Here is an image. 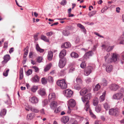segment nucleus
I'll use <instances>...</instances> for the list:
<instances>
[{"mask_svg":"<svg viewBox=\"0 0 124 124\" xmlns=\"http://www.w3.org/2000/svg\"><path fill=\"white\" fill-rule=\"evenodd\" d=\"M92 97L91 93H89L85 96L84 97H82V101L84 102H86L85 106L84 109L86 111H88V109H90V106L88 101Z\"/></svg>","mask_w":124,"mask_h":124,"instance_id":"nucleus-1","label":"nucleus"},{"mask_svg":"<svg viewBox=\"0 0 124 124\" xmlns=\"http://www.w3.org/2000/svg\"><path fill=\"white\" fill-rule=\"evenodd\" d=\"M105 58L106 63H110L116 62L117 60V55H107Z\"/></svg>","mask_w":124,"mask_h":124,"instance_id":"nucleus-2","label":"nucleus"},{"mask_svg":"<svg viewBox=\"0 0 124 124\" xmlns=\"http://www.w3.org/2000/svg\"><path fill=\"white\" fill-rule=\"evenodd\" d=\"M124 95V88H122L119 91V92L114 94L113 98L115 99L120 100L122 98Z\"/></svg>","mask_w":124,"mask_h":124,"instance_id":"nucleus-3","label":"nucleus"},{"mask_svg":"<svg viewBox=\"0 0 124 124\" xmlns=\"http://www.w3.org/2000/svg\"><path fill=\"white\" fill-rule=\"evenodd\" d=\"M119 109L117 108H113L109 110V114L110 115L117 116L119 114Z\"/></svg>","mask_w":124,"mask_h":124,"instance_id":"nucleus-4","label":"nucleus"},{"mask_svg":"<svg viewBox=\"0 0 124 124\" xmlns=\"http://www.w3.org/2000/svg\"><path fill=\"white\" fill-rule=\"evenodd\" d=\"M57 84L63 89L66 88L67 87V85L63 79L58 81L57 82Z\"/></svg>","mask_w":124,"mask_h":124,"instance_id":"nucleus-5","label":"nucleus"},{"mask_svg":"<svg viewBox=\"0 0 124 124\" xmlns=\"http://www.w3.org/2000/svg\"><path fill=\"white\" fill-rule=\"evenodd\" d=\"M66 62V59L65 58H63L59 61L58 66L60 68H62L65 66Z\"/></svg>","mask_w":124,"mask_h":124,"instance_id":"nucleus-6","label":"nucleus"},{"mask_svg":"<svg viewBox=\"0 0 124 124\" xmlns=\"http://www.w3.org/2000/svg\"><path fill=\"white\" fill-rule=\"evenodd\" d=\"M92 69L93 68L92 67H87L85 70L84 74L86 76L88 75L91 73Z\"/></svg>","mask_w":124,"mask_h":124,"instance_id":"nucleus-7","label":"nucleus"},{"mask_svg":"<svg viewBox=\"0 0 124 124\" xmlns=\"http://www.w3.org/2000/svg\"><path fill=\"white\" fill-rule=\"evenodd\" d=\"M109 87L111 91H116L119 89V87L116 84H112L110 85Z\"/></svg>","mask_w":124,"mask_h":124,"instance_id":"nucleus-8","label":"nucleus"},{"mask_svg":"<svg viewBox=\"0 0 124 124\" xmlns=\"http://www.w3.org/2000/svg\"><path fill=\"white\" fill-rule=\"evenodd\" d=\"M69 106L71 107H74L76 104V102L75 100L73 99H71L68 101Z\"/></svg>","mask_w":124,"mask_h":124,"instance_id":"nucleus-9","label":"nucleus"},{"mask_svg":"<svg viewBox=\"0 0 124 124\" xmlns=\"http://www.w3.org/2000/svg\"><path fill=\"white\" fill-rule=\"evenodd\" d=\"M64 92L65 95L67 97H70L73 94V92L69 89H67L64 91Z\"/></svg>","mask_w":124,"mask_h":124,"instance_id":"nucleus-10","label":"nucleus"},{"mask_svg":"<svg viewBox=\"0 0 124 124\" xmlns=\"http://www.w3.org/2000/svg\"><path fill=\"white\" fill-rule=\"evenodd\" d=\"M55 97V95L54 93H50L48 95V99L50 101H51L54 100Z\"/></svg>","mask_w":124,"mask_h":124,"instance_id":"nucleus-11","label":"nucleus"},{"mask_svg":"<svg viewBox=\"0 0 124 124\" xmlns=\"http://www.w3.org/2000/svg\"><path fill=\"white\" fill-rule=\"evenodd\" d=\"M71 46V44L69 42H67L63 44L62 46L61 47L62 48H67L70 47Z\"/></svg>","mask_w":124,"mask_h":124,"instance_id":"nucleus-12","label":"nucleus"},{"mask_svg":"<svg viewBox=\"0 0 124 124\" xmlns=\"http://www.w3.org/2000/svg\"><path fill=\"white\" fill-rule=\"evenodd\" d=\"M30 101L33 103H37L38 102V100L36 97L33 96L30 99Z\"/></svg>","mask_w":124,"mask_h":124,"instance_id":"nucleus-13","label":"nucleus"},{"mask_svg":"<svg viewBox=\"0 0 124 124\" xmlns=\"http://www.w3.org/2000/svg\"><path fill=\"white\" fill-rule=\"evenodd\" d=\"M88 89L86 88H84L81 90L80 92V95L83 96L84 95L87 93Z\"/></svg>","mask_w":124,"mask_h":124,"instance_id":"nucleus-14","label":"nucleus"},{"mask_svg":"<svg viewBox=\"0 0 124 124\" xmlns=\"http://www.w3.org/2000/svg\"><path fill=\"white\" fill-rule=\"evenodd\" d=\"M10 57L9 55H5L4 59V60L2 62V63H6L10 59Z\"/></svg>","mask_w":124,"mask_h":124,"instance_id":"nucleus-15","label":"nucleus"},{"mask_svg":"<svg viewBox=\"0 0 124 124\" xmlns=\"http://www.w3.org/2000/svg\"><path fill=\"white\" fill-rule=\"evenodd\" d=\"M69 120V117L67 116H63L62 117L61 119L62 122L64 123H66Z\"/></svg>","mask_w":124,"mask_h":124,"instance_id":"nucleus-16","label":"nucleus"},{"mask_svg":"<svg viewBox=\"0 0 124 124\" xmlns=\"http://www.w3.org/2000/svg\"><path fill=\"white\" fill-rule=\"evenodd\" d=\"M113 69V67L112 65H108L106 68V71L108 73L111 72Z\"/></svg>","mask_w":124,"mask_h":124,"instance_id":"nucleus-17","label":"nucleus"},{"mask_svg":"<svg viewBox=\"0 0 124 124\" xmlns=\"http://www.w3.org/2000/svg\"><path fill=\"white\" fill-rule=\"evenodd\" d=\"M39 93L41 95H44L46 94V91L45 89H41L39 90Z\"/></svg>","mask_w":124,"mask_h":124,"instance_id":"nucleus-18","label":"nucleus"},{"mask_svg":"<svg viewBox=\"0 0 124 124\" xmlns=\"http://www.w3.org/2000/svg\"><path fill=\"white\" fill-rule=\"evenodd\" d=\"M34 116V114L33 113L30 114L28 115L27 117V118L28 120H31Z\"/></svg>","mask_w":124,"mask_h":124,"instance_id":"nucleus-19","label":"nucleus"},{"mask_svg":"<svg viewBox=\"0 0 124 124\" xmlns=\"http://www.w3.org/2000/svg\"><path fill=\"white\" fill-rule=\"evenodd\" d=\"M39 78L37 75H35L32 79V81L34 82H37L39 81Z\"/></svg>","mask_w":124,"mask_h":124,"instance_id":"nucleus-20","label":"nucleus"},{"mask_svg":"<svg viewBox=\"0 0 124 124\" xmlns=\"http://www.w3.org/2000/svg\"><path fill=\"white\" fill-rule=\"evenodd\" d=\"M119 40V41H120V44H124L123 41H124V32H123L122 35L121 36Z\"/></svg>","mask_w":124,"mask_h":124,"instance_id":"nucleus-21","label":"nucleus"},{"mask_svg":"<svg viewBox=\"0 0 124 124\" xmlns=\"http://www.w3.org/2000/svg\"><path fill=\"white\" fill-rule=\"evenodd\" d=\"M36 49L37 51L40 53L43 52H44V50L43 49H41L39 46L38 44H36Z\"/></svg>","mask_w":124,"mask_h":124,"instance_id":"nucleus-22","label":"nucleus"},{"mask_svg":"<svg viewBox=\"0 0 124 124\" xmlns=\"http://www.w3.org/2000/svg\"><path fill=\"white\" fill-rule=\"evenodd\" d=\"M101 109V105L99 104L96 106L95 108V111L97 112H100Z\"/></svg>","mask_w":124,"mask_h":124,"instance_id":"nucleus-23","label":"nucleus"},{"mask_svg":"<svg viewBox=\"0 0 124 124\" xmlns=\"http://www.w3.org/2000/svg\"><path fill=\"white\" fill-rule=\"evenodd\" d=\"M52 65V64L51 63H49L46 66V67L44 68V71L46 72L51 67Z\"/></svg>","mask_w":124,"mask_h":124,"instance_id":"nucleus-24","label":"nucleus"},{"mask_svg":"<svg viewBox=\"0 0 124 124\" xmlns=\"http://www.w3.org/2000/svg\"><path fill=\"white\" fill-rule=\"evenodd\" d=\"M99 102L98 99L97 98H95L93 99V105L95 106Z\"/></svg>","mask_w":124,"mask_h":124,"instance_id":"nucleus-25","label":"nucleus"},{"mask_svg":"<svg viewBox=\"0 0 124 124\" xmlns=\"http://www.w3.org/2000/svg\"><path fill=\"white\" fill-rule=\"evenodd\" d=\"M41 39L44 40V41L46 42H49V40L48 39L47 37L44 35H42L41 36Z\"/></svg>","mask_w":124,"mask_h":124,"instance_id":"nucleus-26","label":"nucleus"},{"mask_svg":"<svg viewBox=\"0 0 124 124\" xmlns=\"http://www.w3.org/2000/svg\"><path fill=\"white\" fill-rule=\"evenodd\" d=\"M62 33L65 36H67L70 34V32L67 30H63Z\"/></svg>","mask_w":124,"mask_h":124,"instance_id":"nucleus-27","label":"nucleus"},{"mask_svg":"<svg viewBox=\"0 0 124 124\" xmlns=\"http://www.w3.org/2000/svg\"><path fill=\"white\" fill-rule=\"evenodd\" d=\"M105 92H104L102 95L100 96V100L101 101H103L105 99Z\"/></svg>","mask_w":124,"mask_h":124,"instance_id":"nucleus-28","label":"nucleus"},{"mask_svg":"<svg viewBox=\"0 0 124 124\" xmlns=\"http://www.w3.org/2000/svg\"><path fill=\"white\" fill-rule=\"evenodd\" d=\"M47 80L50 83H52L53 81V79L52 77L49 76L47 78Z\"/></svg>","mask_w":124,"mask_h":124,"instance_id":"nucleus-29","label":"nucleus"},{"mask_svg":"<svg viewBox=\"0 0 124 124\" xmlns=\"http://www.w3.org/2000/svg\"><path fill=\"white\" fill-rule=\"evenodd\" d=\"M41 81L42 84L43 85H45L47 83V80L45 78H42Z\"/></svg>","mask_w":124,"mask_h":124,"instance_id":"nucleus-30","label":"nucleus"},{"mask_svg":"<svg viewBox=\"0 0 124 124\" xmlns=\"http://www.w3.org/2000/svg\"><path fill=\"white\" fill-rule=\"evenodd\" d=\"M103 106L106 110L110 108L108 104L106 103L104 104Z\"/></svg>","mask_w":124,"mask_h":124,"instance_id":"nucleus-31","label":"nucleus"},{"mask_svg":"<svg viewBox=\"0 0 124 124\" xmlns=\"http://www.w3.org/2000/svg\"><path fill=\"white\" fill-rule=\"evenodd\" d=\"M38 89V87L37 86H34L31 88V90L32 92H35Z\"/></svg>","mask_w":124,"mask_h":124,"instance_id":"nucleus-32","label":"nucleus"},{"mask_svg":"<svg viewBox=\"0 0 124 124\" xmlns=\"http://www.w3.org/2000/svg\"><path fill=\"white\" fill-rule=\"evenodd\" d=\"M6 110L5 109L2 110L0 113V115L2 116H4L6 114Z\"/></svg>","mask_w":124,"mask_h":124,"instance_id":"nucleus-33","label":"nucleus"},{"mask_svg":"<svg viewBox=\"0 0 124 124\" xmlns=\"http://www.w3.org/2000/svg\"><path fill=\"white\" fill-rule=\"evenodd\" d=\"M20 79H22L23 77V70L22 69H21L20 71Z\"/></svg>","mask_w":124,"mask_h":124,"instance_id":"nucleus-34","label":"nucleus"},{"mask_svg":"<svg viewBox=\"0 0 124 124\" xmlns=\"http://www.w3.org/2000/svg\"><path fill=\"white\" fill-rule=\"evenodd\" d=\"M57 106V103L55 101H53L52 102L50 105V106L51 107H55Z\"/></svg>","mask_w":124,"mask_h":124,"instance_id":"nucleus-35","label":"nucleus"},{"mask_svg":"<svg viewBox=\"0 0 124 124\" xmlns=\"http://www.w3.org/2000/svg\"><path fill=\"white\" fill-rule=\"evenodd\" d=\"M76 81L77 83L78 84H80L82 83V81L81 79L78 77L76 79Z\"/></svg>","mask_w":124,"mask_h":124,"instance_id":"nucleus-36","label":"nucleus"},{"mask_svg":"<svg viewBox=\"0 0 124 124\" xmlns=\"http://www.w3.org/2000/svg\"><path fill=\"white\" fill-rule=\"evenodd\" d=\"M101 86L99 84H97L95 86L94 88V91H97L100 88Z\"/></svg>","mask_w":124,"mask_h":124,"instance_id":"nucleus-37","label":"nucleus"},{"mask_svg":"<svg viewBox=\"0 0 124 124\" xmlns=\"http://www.w3.org/2000/svg\"><path fill=\"white\" fill-rule=\"evenodd\" d=\"M96 13V11H93L90 12L88 14L90 17H91L95 15Z\"/></svg>","mask_w":124,"mask_h":124,"instance_id":"nucleus-38","label":"nucleus"},{"mask_svg":"<svg viewBox=\"0 0 124 124\" xmlns=\"http://www.w3.org/2000/svg\"><path fill=\"white\" fill-rule=\"evenodd\" d=\"M30 110L32 112L37 113L39 111V110L38 109L34 108H30Z\"/></svg>","mask_w":124,"mask_h":124,"instance_id":"nucleus-39","label":"nucleus"},{"mask_svg":"<svg viewBox=\"0 0 124 124\" xmlns=\"http://www.w3.org/2000/svg\"><path fill=\"white\" fill-rule=\"evenodd\" d=\"M102 84L104 86H106L107 84V81L105 79H103L102 80Z\"/></svg>","mask_w":124,"mask_h":124,"instance_id":"nucleus-40","label":"nucleus"},{"mask_svg":"<svg viewBox=\"0 0 124 124\" xmlns=\"http://www.w3.org/2000/svg\"><path fill=\"white\" fill-rule=\"evenodd\" d=\"M113 48L114 46H109L107 49L106 51L108 52H110L113 49Z\"/></svg>","mask_w":124,"mask_h":124,"instance_id":"nucleus-41","label":"nucleus"},{"mask_svg":"<svg viewBox=\"0 0 124 124\" xmlns=\"http://www.w3.org/2000/svg\"><path fill=\"white\" fill-rule=\"evenodd\" d=\"M80 66L82 68H85L86 66V64L85 62H82L80 64Z\"/></svg>","mask_w":124,"mask_h":124,"instance_id":"nucleus-42","label":"nucleus"},{"mask_svg":"<svg viewBox=\"0 0 124 124\" xmlns=\"http://www.w3.org/2000/svg\"><path fill=\"white\" fill-rule=\"evenodd\" d=\"M28 46H27L26 48L24 49V54H27L28 51Z\"/></svg>","mask_w":124,"mask_h":124,"instance_id":"nucleus-43","label":"nucleus"},{"mask_svg":"<svg viewBox=\"0 0 124 124\" xmlns=\"http://www.w3.org/2000/svg\"><path fill=\"white\" fill-rule=\"evenodd\" d=\"M66 50L65 49H63L61 51L59 54H66Z\"/></svg>","mask_w":124,"mask_h":124,"instance_id":"nucleus-44","label":"nucleus"},{"mask_svg":"<svg viewBox=\"0 0 124 124\" xmlns=\"http://www.w3.org/2000/svg\"><path fill=\"white\" fill-rule=\"evenodd\" d=\"M9 70H7L5 72H4L3 73V75L5 77H6L8 76V74L9 71Z\"/></svg>","mask_w":124,"mask_h":124,"instance_id":"nucleus-45","label":"nucleus"},{"mask_svg":"<svg viewBox=\"0 0 124 124\" xmlns=\"http://www.w3.org/2000/svg\"><path fill=\"white\" fill-rule=\"evenodd\" d=\"M67 1L66 0H63L60 3L62 5H65L66 4Z\"/></svg>","mask_w":124,"mask_h":124,"instance_id":"nucleus-46","label":"nucleus"},{"mask_svg":"<svg viewBox=\"0 0 124 124\" xmlns=\"http://www.w3.org/2000/svg\"><path fill=\"white\" fill-rule=\"evenodd\" d=\"M48 103L47 100H45L42 101V104L43 106H44L46 105Z\"/></svg>","mask_w":124,"mask_h":124,"instance_id":"nucleus-47","label":"nucleus"},{"mask_svg":"<svg viewBox=\"0 0 124 124\" xmlns=\"http://www.w3.org/2000/svg\"><path fill=\"white\" fill-rule=\"evenodd\" d=\"M32 68L34 69L35 71L36 72H38L39 71V68L36 66H33L32 67Z\"/></svg>","mask_w":124,"mask_h":124,"instance_id":"nucleus-48","label":"nucleus"},{"mask_svg":"<svg viewBox=\"0 0 124 124\" xmlns=\"http://www.w3.org/2000/svg\"><path fill=\"white\" fill-rule=\"evenodd\" d=\"M74 87L77 90H79L81 88V87L78 85H75Z\"/></svg>","mask_w":124,"mask_h":124,"instance_id":"nucleus-49","label":"nucleus"},{"mask_svg":"<svg viewBox=\"0 0 124 124\" xmlns=\"http://www.w3.org/2000/svg\"><path fill=\"white\" fill-rule=\"evenodd\" d=\"M89 112L91 116L93 118H95V116L91 110H89Z\"/></svg>","mask_w":124,"mask_h":124,"instance_id":"nucleus-50","label":"nucleus"},{"mask_svg":"<svg viewBox=\"0 0 124 124\" xmlns=\"http://www.w3.org/2000/svg\"><path fill=\"white\" fill-rule=\"evenodd\" d=\"M32 71L30 69L27 72V75L29 76L32 74Z\"/></svg>","mask_w":124,"mask_h":124,"instance_id":"nucleus-51","label":"nucleus"},{"mask_svg":"<svg viewBox=\"0 0 124 124\" xmlns=\"http://www.w3.org/2000/svg\"><path fill=\"white\" fill-rule=\"evenodd\" d=\"M53 57V55H48L47 56L48 59L49 60L51 61L52 60Z\"/></svg>","mask_w":124,"mask_h":124,"instance_id":"nucleus-52","label":"nucleus"},{"mask_svg":"<svg viewBox=\"0 0 124 124\" xmlns=\"http://www.w3.org/2000/svg\"><path fill=\"white\" fill-rule=\"evenodd\" d=\"M53 34V32L52 31L48 32L46 33V35L48 36H51Z\"/></svg>","mask_w":124,"mask_h":124,"instance_id":"nucleus-53","label":"nucleus"},{"mask_svg":"<svg viewBox=\"0 0 124 124\" xmlns=\"http://www.w3.org/2000/svg\"><path fill=\"white\" fill-rule=\"evenodd\" d=\"M42 60V57H39L37 58V61L39 62H41Z\"/></svg>","mask_w":124,"mask_h":124,"instance_id":"nucleus-54","label":"nucleus"},{"mask_svg":"<svg viewBox=\"0 0 124 124\" xmlns=\"http://www.w3.org/2000/svg\"><path fill=\"white\" fill-rule=\"evenodd\" d=\"M72 58H76L78 57V55H70Z\"/></svg>","mask_w":124,"mask_h":124,"instance_id":"nucleus-55","label":"nucleus"},{"mask_svg":"<svg viewBox=\"0 0 124 124\" xmlns=\"http://www.w3.org/2000/svg\"><path fill=\"white\" fill-rule=\"evenodd\" d=\"M94 34L96 35H97V36H98L99 37H100L101 38H104L103 36L101 35H100V34H99V33H98L97 32H94Z\"/></svg>","mask_w":124,"mask_h":124,"instance_id":"nucleus-56","label":"nucleus"},{"mask_svg":"<svg viewBox=\"0 0 124 124\" xmlns=\"http://www.w3.org/2000/svg\"><path fill=\"white\" fill-rule=\"evenodd\" d=\"M81 29L84 28V26L80 24H78L77 25Z\"/></svg>","mask_w":124,"mask_h":124,"instance_id":"nucleus-57","label":"nucleus"},{"mask_svg":"<svg viewBox=\"0 0 124 124\" xmlns=\"http://www.w3.org/2000/svg\"><path fill=\"white\" fill-rule=\"evenodd\" d=\"M60 111V109L59 108V107H58V108L55 109L54 110V112L56 113H57L59 112Z\"/></svg>","mask_w":124,"mask_h":124,"instance_id":"nucleus-58","label":"nucleus"},{"mask_svg":"<svg viewBox=\"0 0 124 124\" xmlns=\"http://www.w3.org/2000/svg\"><path fill=\"white\" fill-rule=\"evenodd\" d=\"M120 9V8L119 7H117L116 10V12L117 13H119Z\"/></svg>","mask_w":124,"mask_h":124,"instance_id":"nucleus-59","label":"nucleus"},{"mask_svg":"<svg viewBox=\"0 0 124 124\" xmlns=\"http://www.w3.org/2000/svg\"><path fill=\"white\" fill-rule=\"evenodd\" d=\"M37 37L38 35H35L34 36V39L35 41H37L38 40V38Z\"/></svg>","mask_w":124,"mask_h":124,"instance_id":"nucleus-60","label":"nucleus"},{"mask_svg":"<svg viewBox=\"0 0 124 124\" xmlns=\"http://www.w3.org/2000/svg\"><path fill=\"white\" fill-rule=\"evenodd\" d=\"M86 82L87 83H88L90 82H91V79L90 78H88L86 80Z\"/></svg>","mask_w":124,"mask_h":124,"instance_id":"nucleus-61","label":"nucleus"},{"mask_svg":"<svg viewBox=\"0 0 124 124\" xmlns=\"http://www.w3.org/2000/svg\"><path fill=\"white\" fill-rule=\"evenodd\" d=\"M31 63L33 65L36 64V62L33 61L32 60H31Z\"/></svg>","mask_w":124,"mask_h":124,"instance_id":"nucleus-62","label":"nucleus"},{"mask_svg":"<svg viewBox=\"0 0 124 124\" xmlns=\"http://www.w3.org/2000/svg\"><path fill=\"white\" fill-rule=\"evenodd\" d=\"M40 112L41 114H45V112L44 111V110L43 109H42L40 111Z\"/></svg>","mask_w":124,"mask_h":124,"instance_id":"nucleus-63","label":"nucleus"},{"mask_svg":"<svg viewBox=\"0 0 124 124\" xmlns=\"http://www.w3.org/2000/svg\"><path fill=\"white\" fill-rule=\"evenodd\" d=\"M94 124H101L100 121H96L95 122Z\"/></svg>","mask_w":124,"mask_h":124,"instance_id":"nucleus-64","label":"nucleus"}]
</instances>
